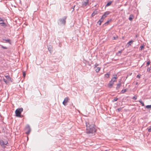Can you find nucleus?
Here are the masks:
<instances>
[{"instance_id":"f257e3e1","label":"nucleus","mask_w":151,"mask_h":151,"mask_svg":"<svg viewBox=\"0 0 151 151\" xmlns=\"http://www.w3.org/2000/svg\"><path fill=\"white\" fill-rule=\"evenodd\" d=\"M86 133L89 136H91L96 132V129L94 124H90L89 123L86 122Z\"/></svg>"},{"instance_id":"f03ea898","label":"nucleus","mask_w":151,"mask_h":151,"mask_svg":"<svg viewBox=\"0 0 151 151\" xmlns=\"http://www.w3.org/2000/svg\"><path fill=\"white\" fill-rule=\"evenodd\" d=\"M23 111V109L22 108L17 109L15 111L16 116L17 117H21V113Z\"/></svg>"},{"instance_id":"7ed1b4c3","label":"nucleus","mask_w":151,"mask_h":151,"mask_svg":"<svg viewBox=\"0 0 151 151\" xmlns=\"http://www.w3.org/2000/svg\"><path fill=\"white\" fill-rule=\"evenodd\" d=\"M66 16H65L63 18L60 19L58 20V22L59 25L63 24L65 25L66 23L65 20L67 18Z\"/></svg>"},{"instance_id":"20e7f679","label":"nucleus","mask_w":151,"mask_h":151,"mask_svg":"<svg viewBox=\"0 0 151 151\" xmlns=\"http://www.w3.org/2000/svg\"><path fill=\"white\" fill-rule=\"evenodd\" d=\"M25 131H26V133L28 135L30 134L31 129L29 125H28L26 126L25 128Z\"/></svg>"},{"instance_id":"39448f33","label":"nucleus","mask_w":151,"mask_h":151,"mask_svg":"<svg viewBox=\"0 0 151 151\" xmlns=\"http://www.w3.org/2000/svg\"><path fill=\"white\" fill-rule=\"evenodd\" d=\"M70 100V99L68 97H66L64 99L63 101V104L65 106L67 105L66 103Z\"/></svg>"},{"instance_id":"423d86ee","label":"nucleus","mask_w":151,"mask_h":151,"mask_svg":"<svg viewBox=\"0 0 151 151\" xmlns=\"http://www.w3.org/2000/svg\"><path fill=\"white\" fill-rule=\"evenodd\" d=\"M0 24L3 27H6V24L4 22L3 19L1 17H0Z\"/></svg>"},{"instance_id":"0eeeda50","label":"nucleus","mask_w":151,"mask_h":151,"mask_svg":"<svg viewBox=\"0 0 151 151\" xmlns=\"http://www.w3.org/2000/svg\"><path fill=\"white\" fill-rule=\"evenodd\" d=\"M7 141L4 142L2 140H0V145L2 147H4V145H7Z\"/></svg>"},{"instance_id":"6e6552de","label":"nucleus","mask_w":151,"mask_h":151,"mask_svg":"<svg viewBox=\"0 0 151 151\" xmlns=\"http://www.w3.org/2000/svg\"><path fill=\"white\" fill-rule=\"evenodd\" d=\"M88 0H87L86 1L82 2L81 6L84 7L88 5Z\"/></svg>"},{"instance_id":"1a4fd4ad","label":"nucleus","mask_w":151,"mask_h":151,"mask_svg":"<svg viewBox=\"0 0 151 151\" xmlns=\"http://www.w3.org/2000/svg\"><path fill=\"white\" fill-rule=\"evenodd\" d=\"M109 14V12L107 11L105 12L104 14L102 16V18L104 17V18H105Z\"/></svg>"},{"instance_id":"9d476101","label":"nucleus","mask_w":151,"mask_h":151,"mask_svg":"<svg viewBox=\"0 0 151 151\" xmlns=\"http://www.w3.org/2000/svg\"><path fill=\"white\" fill-rule=\"evenodd\" d=\"M121 86V83L120 82H119V83L116 84V90L118 91H119V88Z\"/></svg>"},{"instance_id":"9b49d317","label":"nucleus","mask_w":151,"mask_h":151,"mask_svg":"<svg viewBox=\"0 0 151 151\" xmlns=\"http://www.w3.org/2000/svg\"><path fill=\"white\" fill-rule=\"evenodd\" d=\"M114 83V82L110 81L108 84V87L110 88H111L112 87V86L113 85Z\"/></svg>"},{"instance_id":"f8f14e48","label":"nucleus","mask_w":151,"mask_h":151,"mask_svg":"<svg viewBox=\"0 0 151 151\" xmlns=\"http://www.w3.org/2000/svg\"><path fill=\"white\" fill-rule=\"evenodd\" d=\"M117 75H116L115 76L113 77L111 79V81H113V82L116 81Z\"/></svg>"},{"instance_id":"ddd939ff","label":"nucleus","mask_w":151,"mask_h":151,"mask_svg":"<svg viewBox=\"0 0 151 151\" xmlns=\"http://www.w3.org/2000/svg\"><path fill=\"white\" fill-rule=\"evenodd\" d=\"M134 16L133 15L131 14L130 15L129 19L130 21H132L133 19Z\"/></svg>"},{"instance_id":"4468645a","label":"nucleus","mask_w":151,"mask_h":151,"mask_svg":"<svg viewBox=\"0 0 151 151\" xmlns=\"http://www.w3.org/2000/svg\"><path fill=\"white\" fill-rule=\"evenodd\" d=\"M97 12L96 10H95L91 14V16L92 17L94 16L95 15L97 14Z\"/></svg>"},{"instance_id":"2eb2a0df","label":"nucleus","mask_w":151,"mask_h":151,"mask_svg":"<svg viewBox=\"0 0 151 151\" xmlns=\"http://www.w3.org/2000/svg\"><path fill=\"white\" fill-rule=\"evenodd\" d=\"M105 18L104 17L102 18V16L101 17V18L99 20V22H100V23H101L102 22Z\"/></svg>"},{"instance_id":"dca6fc26","label":"nucleus","mask_w":151,"mask_h":151,"mask_svg":"<svg viewBox=\"0 0 151 151\" xmlns=\"http://www.w3.org/2000/svg\"><path fill=\"white\" fill-rule=\"evenodd\" d=\"M127 90V89H123L122 90L121 93H124Z\"/></svg>"},{"instance_id":"f3484780","label":"nucleus","mask_w":151,"mask_h":151,"mask_svg":"<svg viewBox=\"0 0 151 151\" xmlns=\"http://www.w3.org/2000/svg\"><path fill=\"white\" fill-rule=\"evenodd\" d=\"M111 21V20L110 19V20H108L106 22H105L104 24V25H105V26H106L109 23V22H110V21Z\"/></svg>"},{"instance_id":"a211bd4d","label":"nucleus","mask_w":151,"mask_h":151,"mask_svg":"<svg viewBox=\"0 0 151 151\" xmlns=\"http://www.w3.org/2000/svg\"><path fill=\"white\" fill-rule=\"evenodd\" d=\"M112 1H110L109 2H108L106 4V6H110L111 4Z\"/></svg>"},{"instance_id":"6ab92c4d","label":"nucleus","mask_w":151,"mask_h":151,"mask_svg":"<svg viewBox=\"0 0 151 151\" xmlns=\"http://www.w3.org/2000/svg\"><path fill=\"white\" fill-rule=\"evenodd\" d=\"M139 102H140L142 104V106H145V104H144V103L142 101V100H139Z\"/></svg>"},{"instance_id":"aec40b11","label":"nucleus","mask_w":151,"mask_h":151,"mask_svg":"<svg viewBox=\"0 0 151 151\" xmlns=\"http://www.w3.org/2000/svg\"><path fill=\"white\" fill-rule=\"evenodd\" d=\"M100 70V68L99 67H97V68L96 69L95 71L96 72L98 73V72Z\"/></svg>"},{"instance_id":"412c9836","label":"nucleus","mask_w":151,"mask_h":151,"mask_svg":"<svg viewBox=\"0 0 151 151\" xmlns=\"http://www.w3.org/2000/svg\"><path fill=\"white\" fill-rule=\"evenodd\" d=\"M6 78L8 80H10L11 79V78L9 76H5Z\"/></svg>"},{"instance_id":"4be33fe9","label":"nucleus","mask_w":151,"mask_h":151,"mask_svg":"<svg viewBox=\"0 0 151 151\" xmlns=\"http://www.w3.org/2000/svg\"><path fill=\"white\" fill-rule=\"evenodd\" d=\"M3 40L6 41V42L10 43V40L9 39Z\"/></svg>"},{"instance_id":"5701e85b","label":"nucleus","mask_w":151,"mask_h":151,"mask_svg":"<svg viewBox=\"0 0 151 151\" xmlns=\"http://www.w3.org/2000/svg\"><path fill=\"white\" fill-rule=\"evenodd\" d=\"M146 107L147 109H151V105H147Z\"/></svg>"},{"instance_id":"b1692460","label":"nucleus","mask_w":151,"mask_h":151,"mask_svg":"<svg viewBox=\"0 0 151 151\" xmlns=\"http://www.w3.org/2000/svg\"><path fill=\"white\" fill-rule=\"evenodd\" d=\"M122 52V50L118 51V52L117 53V55H121Z\"/></svg>"},{"instance_id":"393cba45","label":"nucleus","mask_w":151,"mask_h":151,"mask_svg":"<svg viewBox=\"0 0 151 151\" xmlns=\"http://www.w3.org/2000/svg\"><path fill=\"white\" fill-rule=\"evenodd\" d=\"M110 75L109 73H107L105 75V77L106 78H108L109 77V76Z\"/></svg>"},{"instance_id":"a878e982","label":"nucleus","mask_w":151,"mask_h":151,"mask_svg":"<svg viewBox=\"0 0 151 151\" xmlns=\"http://www.w3.org/2000/svg\"><path fill=\"white\" fill-rule=\"evenodd\" d=\"M133 42V40H130L128 43L127 44H129V45H130Z\"/></svg>"},{"instance_id":"bb28decb","label":"nucleus","mask_w":151,"mask_h":151,"mask_svg":"<svg viewBox=\"0 0 151 151\" xmlns=\"http://www.w3.org/2000/svg\"><path fill=\"white\" fill-rule=\"evenodd\" d=\"M144 47V45H141L140 47V50H142V49H143Z\"/></svg>"},{"instance_id":"cd10ccee","label":"nucleus","mask_w":151,"mask_h":151,"mask_svg":"<svg viewBox=\"0 0 151 151\" xmlns=\"http://www.w3.org/2000/svg\"><path fill=\"white\" fill-rule=\"evenodd\" d=\"M118 100V98H115L112 101L114 102L116 101H117Z\"/></svg>"},{"instance_id":"c85d7f7f","label":"nucleus","mask_w":151,"mask_h":151,"mask_svg":"<svg viewBox=\"0 0 151 151\" xmlns=\"http://www.w3.org/2000/svg\"><path fill=\"white\" fill-rule=\"evenodd\" d=\"M75 6V5L74 6H73L72 7V8L71 9L72 10V11L73 12L74 10V8Z\"/></svg>"},{"instance_id":"c756f323","label":"nucleus","mask_w":151,"mask_h":151,"mask_svg":"<svg viewBox=\"0 0 151 151\" xmlns=\"http://www.w3.org/2000/svg\"><path fill=\"white\" fill-rule=\"evenodd\" d=\"M23 76L24 77L25 76H26V73H25V72L24 71H23Z\"/></svg>"},{"instance_id":"7c9ffc66","label":"nucleus","mask_w":151,"mask_h":151,"mask_svg":"<svg viewBox=\"0 0 151 151\" xmlns=\"http://www.w3.org/2000/svg\"><path fill=\"white\" fill-rule=\"evenodd\" d=\"M1 48H3L4 49H7V47H4L3 45H1Z\"/></svg>"},{"instance_id":"2f4dec72","label":"nucleus","mask_w":151,"mask_h":151,"mask_svg":"<svg viewBox=\"0 0 151 151\" xmlns=\"http://www.w3.org/2000/svg\"><path fill=\"white\" fill-rule=\"evenodd\" d=\"M117 38H118L117 37H113L112 39H113V40H115L116 39H117Z\"/></svg>"},{"instance_id":"473e14b6","label":"nucleus","mask_w":151,"mask_h":151,"mask_svg":"<svg viewBox=\"0 0 151 151\" xmlns=\"http://www.w3.org/2000/svg\"><path fill=\"white\" fill-rule=\"evenodd\" d=\"M48 50L50 51V53H51V51H52V50H51V48L50 47H48Z\"/></svg>"},{"instance_id":"72a5a7b5","label":"nucleus","mask_w":151,"mask_h":151,"mask_svg":"<svg viewBox=\"0 0 151 151\" xmlns=\"http://www.w3.org/2000/svg\"><path fill=\"white\" fill-rule=\"evenodd\" d=\"M150 61H148L147 63V65H146L147 66H148L150 64Z\"/></svg>"},{"instance_id":"f704fd0d","label":"nucleus","mask_w":151,"mask_h":151,"mask_svg":"<svg viewBox=\"0 0 151 151\" xmlns=\"http://www.w3.org/2000/svg\"><path fill=\"white\" fill-rule=\"evenodd\" d=\"M99 65V64H97V63H96L95 64L94 66V68H96V67H97V66H98V65Z\"/></svg>"},{"instance_id":"c9c22d12","label":"nucleus","mask_w":151,"mask_h":151,"mask_svg":"<svg viewBox=\"0 0 151 151\" xmlns=\"http://www.w3.org/2000/svg\"><path fill=\"white\" fill-rule=\"evenodd\" d=\"M3 80L4 81V82L6 83H7V80H6L5 79H4Z\"/></svg>"},{"instance_id":"e433bc0d","label":"nucleus","mask_w":151,"mask_h":151,"mask_svg":"<svg viewBox=\"0 0 151 151\" xmlns=\"http://www.w3.org/2000/svg\"><path fill=\"white\" fill-rule=\"evenodd\" d=\"M121 109H122L121 108H120L118 109H117V110H118V111H119H119H121Z\"/></svg>"},{"instance_id":"4c0bfd02","label":"nucleus","mask_w":151,"mask_h":151,"mask_svg":"<svg viewBox=\"0 0 151 151\" xmlns=\"http://www.w3.org/2000/svg\"><path fill=\"white\" fill-rule=\"evenodd\" d=\"M137 78H140V76L139 75H138L137 76Z\"/></svg>"},{"instance_id":"58836bf2","label":"nucleus","mask_w":151,"mask_h":151,"mask_svg":"<svg viewBox=\"0 0 151 151\" xmlns=\"http://www.w3.org/2000/svg\"><path fill=\"white\" fill-rule=\"evenodd\" d=\"M132 99H134L135 100H136V99H137V97H136L135 96H134Z\"/></svg>"},{"instance_id":"ea45409f","label":"nucleus","mask_w":151,"mask_h":151,"mask_svg":"<svg viewBox=\"0 0 151 151\" xmlns=\"http://www.w3.org/2000/svg\"><path fill=\"white\" fill-rule=\"evenodd\" d=\"M148 132H151V128L148 129Z\"/></svg>"},{"instance_id":"a19ab883","label":"nucleus","mask_w":151,"mask_h":151,"mask_svg":"<svg viewBox=\"0 0 151 151\" xmlns=\"http://www.w3.org/2000/svg\"><path fill=\"white\" fill-rule=\"evenodd\" d=\"M97 23L99 24V25H100L101 23H100V22H99V21L97 22Z\"/></svg>"},{"instance_id":"79ce46f5","label":"nucleus","mask_w":151,"mask_h":151,"mask_svg":"<svg viewBox=\"0 0 151 151\" xmlns=\"http://www.w3.org/2000/svg\"><path fill=\"white\" fill-rule=\"evenodd\" d=\"M138 83V82H136V83H135V84L136 85H137Z\"/></svg>"},{"instance_id":"37998d69","label":"nucleus","mask_w":151,"mask_h":151,"mask_svg":"<svg viewBox=\"0 0 151 151\" xmlns=\"http://www.w3.org/2000/svg\"><path fill=\"white\" fill-rule=\"evenodd\" d=\"M1 81V79H0V81Z\"/></svg>"}]
</instances>
